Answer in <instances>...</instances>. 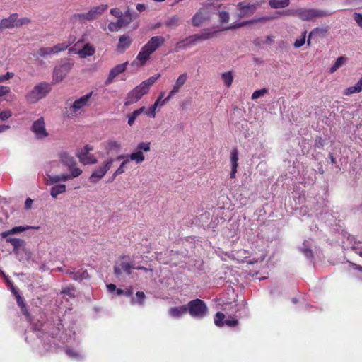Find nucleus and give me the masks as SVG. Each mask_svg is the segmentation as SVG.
<instances>
[{
    "label": "nucleus",
    "mask_w": 362,
    "mask_h": 362,
    "mask_svg": "<svg viewBox=\"0 0 362 362\" xmlns=\"http://www.w3.org/2000/svg\"><path fill=\"white\" fill-rule=\"evenodd\" d=\"M59 163L66 166L70 171V173H62L59 175H52V170L48 171L46 183L48 185H52L60 182L71 180L80 176L83 171L76 166V162L73 156L66 152H61L59 155Z\"/></svg>",
    "instance_id": "obj_1"
},
{
    "label": "nucleus",
    "mask_w": 362,
    "mask_h": 362,
    "mask_svg": "<svg viewBox=\"0 0 362 362\" xmlns=\"http://www.w3.org/2000/svg\"><path fill=\"white\" fill-rule=\"evenodd\" d=\"M160 76V74L151 76L147 80L142 81L139 85L129 91L127 94L126 101L124 102V105L128 106L139 101L143 95L148 92L150 88Z\"/></svg>",
    "instance_id": "obj_2"
},
{
    "label": "nucleus",
    "mask_w": 362,
    "mask_h": 362,
    "mask_svg": "<svg viewBox=\"0 0 362 362\" xmlns=\"http://www.w3.org/2000/svg\"><path fill=\"white\" fill-rule=\"evenodd\" d=\"M284 14L297 16L303 21H315L328 16V13L319 8H298L293 11H284Z\"/></svg>",
    "instance_id": "obj_3"
},
{
    "label": "nucleus",
    "mask_w": 362,
    "mask_h": 362,
    "mask_svg": "<svg viewBox=\"0 0 362 362\" xmlns=\"http://www.w3.org/2000/svg\"><path fill=\"white\" fill-rule=\"evenodd\" d=\"M32 226H16L11 230L4 231L1 233V236L4 238H6V242L9 243L12 245L13 247V252L16 254L19 250H24V245H26V243L24 240L20 239V238H11L10 235L21 233L23 231H25L26 230L29 228H32Z\"/></svg>",
    "instance_id": "obj_4"
},
{
    "label": "nucleus",
    "mask_w": 362,
    "mask_h": 362,
    "mask_svg": "<svg viewBox=\"0 0 362 362\" xmlns=\"http://www.w3.org/2000/svg\"><path fill=\"white\" fill-rule=\"evenodd\" d=\"M93 95V92H90L86 95L74 100L72 103H67L66 113L69 117H76L81 114L83 107L89 105L90 99Z\"/></svg>",
    "instance_id": "obj_5"
},
{
    "label": "nucleus",
    "mask_w": 362,
    "mask_h": 362,
    "mask_svg": "<svg viewBox=\"0 0 362 362\" xmlns=\"http://www.w3.org/2000/svg\"><path fill=\"white\" fill-rule=\"evenodd\" d=\"M215 6L206 4L200 8L192 18V25L195 27H200L208 23L214 13Z\"/></svg>",
    "instance_id": "obj_6"
},
{
    "label": "nucleus",
    "mask_w": 362,
    "mask_h": 362,
    "mask_svg": "<svg viewBox=\"0 0 362 362\" xmlns=\"http://www.w3.org/2000/svg\"><path fill=\"white\" fill-rule=\"evenodd\" d=\"M51 86L49 83L43 82L37 84L25 95L26 100L30 103H35L49 93Z\"/></svg>",
    "instance_id": "obj_7"
},
{
    "label": "nucleus",
    "mask_w": 362,
    "mask_h": 362,
    "mask_svg": "<svg viewBox=\"0 0 362 362\" xmlns=\"http://www.w3.org/2000/svg\"><path fill=\"white\" fill-rule=\"evenodd\" d=\"M189 314L194 318L202 319L207 315L208 308L206 303L200 300L195 299L187 304Z\"/></svg>",
    "instance_id": "obj_8"
},
{
    "label": "nucleus",
    "mask_w": 362,
    "mask_h": 362,
    "mask_svg": "<svg viewBox=\"0 0 362 362\" xmlns=\"http://www.w3.org/2000/svg\"><path fill=\"white\" fill-rule=\"evenodd\" d=\"M264 0H245L238 4V16L243 18L254 13L255 11L264 3Z\"/></svg>",
    "instance_id": "obj_9"
},
{
    "label": "nucleus",
    "mask_w": 362,
    "mask_h": 362,
    "mask_svg": "<svg viewBox=\"0 0 362 362\" xmlns=\"http://www.w3.org/2000/svg\"><path fill=\"white\" fill-rule=\"evenodd\" d=\"M107 9V4L94 6L86 13H76L72 16L74 21H93L101 16Z\"/></svg>",
    "instance_id": "obj_10"
},
{
    "label": "nucleus",
    "mask_w": 362,
    "mask_h": 362,
    "mask_svg": "<svg viewBox=\"0 0 362 362\" xmlns=\"http://www.w3.org/2000/svg\"><path fill=\"white\" fill-rule=\"evenodd\" d=\"M30 20L28 18H18L17 13H12L8 17L0 21V33L6 29L18 28L28 24Z\"/></svg>",
    "instance_id": "obj_11"
},
{
    "label": "nucleus",
    "mask_w": 362,
    "mask_h": 362,
    "mask_svg": "<svg viewBox=\"0 0 362 362\" xmlns=\"http://www.w3.org/2000/svg\"><path fill=\"white\" fill-rule=\"evenodd\" d=\"M114 159L111 158L103 162L100 166L93 170L89 177V181L93 184L98 183L111 168Z\"/></svg>",
    "instance_id": "obj_12"
},
{
    "label": "nucleus",
    "mask_w": 362,
    "mask_h": 362,
    "mask_svg": "<svg viewBox=\"0 0 362 362\" xmlns=\"http://www.w3.org/2000/svg\"><path fill=\"white\" fill-rule=\"evenodd\" d=\"M30 131L37 140H44L49 136L45 119L42 117H39L32 123Z\"/></svg>",
    "instance_id": "obj_13"
},
{
    "label": "nucleus",
    "mask_w": 362,
    "mask_h": 362,
    "mask_svg": "<svg viewBox=\"0 0 362 362\" xmlns=\"http://www.w3.org/2000/svg\"><path fill=\"white\" fill-rule=\"evenodd\" d=\"M73 67V63L69 60H66L64 62L56 66L54 69L52 82L58 83L64 80L68 73L71 71Z\"/></svg>",
    "instance_id": "obj_14"
},
{
    "label": "nucleus",
    "mask_w": 362,
    "mask_h": 362,
    "mask_svg": "<svg viewBox=\"0 0 362 362\" xmlns=\"http://www.w3.org/2000/svg\"><path fill=\"white\" fill-rule=\"evenodd\" d=\"M92 151H93L92 146L86 145L76 152V156L78 158L79 161L85 165L95 164L98 162V159L93 154L90 153Z\"/></svg>",
    "instance_id": "obj_15"
},
{
    "label": "nucleus",
    "mask_w": 362,
    "mask_h": 362,
    "mask_svg": "<svg viewBox=\"0 0 362 362\" xmlns=\"http://www.w3.org/2000/svg\"><path fill=\"white\" fill-rule=\"evenodd\" d=\"M71 42H64L59 43L53 47H41L37 51V54L42 57H46L49 55L56 54L60 52L66 50Z\"/></svg>",
    "instance_id": "obj_16"
},
{
    "label": "nucleus",
    "mask_w": 362,
    "mask_h": 362,
    "mask_svg": "<svg viewBox=\"0 0 362 362\" xmlns=\"http://www.w3.org/2000/svg\"><path fill=\"white\" fill-rule=\"evenodd\" d=\"M152 54L150 53L144 47H142L138 53L136 59L131 63V66L134 68H139L144 66L149 60Z\"/></svg>",
    "instance_id": "obj_17"
},
{
    "label": "nucleus",
    "mask_w": 362,
    "mask_h": 362,
    "mask_svg": "<svg viewBox=\"0 0 362 362\" xmlns=\"http://www.w3.org/2000/svg\"><path fill=\"white\" fill-rule=\"evenodd\" d=\"M164 42L165 38L163 36H153L143 47L149 51L150 53L153 54L157 49L161 47Z\"/></svg>",
    "instance_id": "obj_18"
},
{
    "label": "nucleus",
    "mask_w": 362,
    "mask_h": 362,
    "mask_svg": "<svg viewBox=\"0 0 362 362\" xmlns=\"http://www.w3.org/2000/svg\"><path fill=\"white\" fill-rule=\"evenodd\" d=\"M127 64L128 62H127L122 64H117L114 68H112L110 70L109 75L105 81V84L107 86L111 84L116 76H117L119 74L124 72L126 70Z\"/></svg>",
    "instance_id": "obj_19"
},
{
    "label": "nucleus",
    "mask_w": 362,
    "mask_h": 362,
    "mask_svg": "<svg viewBox=\"0 0 362 362\" xmlns=\"http://www.w3.org/2000/svg\"><path fill=\"white\" fill-rule=\"evenodd\" d=\"M69 52L78 54L81 58H86L93 56L95 52V49L91 44L86 43L81 49L77 50L76 48H71Z\"/></svg>",
    "instance_id": "obj_20"
},
{
    "label": "nucleus",
    "mask_w": 362,
    "mask_h": 362,
    "mask_svg": "<svg viewBox=\"0 0 362 362\" xmlns=\"http://www.w3.org/2000/svg\"><path fill=\"white\" fill-rule=\"evenodd\" d=\"M134 268L133 262H126L124 259L118 264H116L114 267V272L117 276L122 274V272H126L127 274H131V269Z\"/></svg>",
    "instance_id": "obj_21"
},
{
    "label": "nucleus",
    "mask_w": 362,
    "mask_h": 362,
    "mask_svg": "<svg viewBox=\"0 0 362 362\" xmlns=\"http://www.w3.org/2000/svg\"><path fill=\"white\" fill-rule=\"evenodd\" d=\"M187 79V73H183L178 76L175 84L173 86L172 90L169 92L170 97H173L175 93L179 92L180 88L185 85Z\"/></svg>",
    "instance_id": "obj_22"
},
{
    "label": "nucleus",
    "mask_w": 362,
    "mask_h": 362,
    "mask_svg": "<svg viewBox=\"0 0 362 362\" xmlns=\"http://www.w3.org/2000/svg\"><path fill=\"white\" fill-rule=\"evenodd\" d=\"M187 312V305L172 307L168 310L169 315L175 319L183 317Z\"/></svg>",
    "instance_id": "obj_23"
},
{
    "label": "nucleus",
    "mask_w": 362,
    "mask_h": 362,
    "mask_svg": "<svg viewBox=\"0 0 362 362\" xmlns=\"http://www.w3.org/2000/svg\"><path fill=\"white\" fill-rule=\"evenodd\" d=\"M269 19V18H268V17H262V18H254L252 20L243 21L240 23H233L228 27H225V28H222V30L238 29V28H242V27L249 25V24L255 23L262 21H267Z\"/></svg>",
    "instance_id": "obj_24"
},
{
    "label": "nucleus",
    "mask_w": 362,
    "mask_h": 362,
    "mask_svg": "<svg viewBox=\"0 0 362 362\" xmlns=\"http://www.w3.org/2000/svg\"><path fill=\"white\" fill-rule=\"evenodd\" d=\"M104 148L108 152H119L122 149V144L114 139H110L103 144Z\"/></svg>",
    "instance_id": "obj_25"
},
{
    "label": "nucleus",
    "mask_w": 362,
    "mask_h": 362,
    "mask_svg": "<svg viewBox=\"0 0 362 362\" xmlns=\"http://www.w3.org/2000/svg\"><path fill=\"white\" fill-rule=\"evenodd\" d=\"M214 32L211 31L210 30H202L199 33L192 35L195 44H197L199 42L209 40L213 37Z\"/></svg>",
    "instance_id": "obj_26"
},
{
    "label": "nucleus",
    "mask_w": 362,
    "mask_h": 362,
    "mask_svg": "<svg viewBox=\"0 0 362 362\" xmlns=\"http://www.w3.org/2000/svg\"><path fill=\"white\" fill-rule=\"evenodd\" d=\"M132 42V40L130 36L127 35H123L119 38L117 48L119 52H124L131 45Z\"/></svg>",
    "instance_id": "obj_27"
},
{
    "label": "nucleus",
    "mask_w": 362,
    "mask_h": 362,
    "mask_svg": "<svg viewBox=\"0 0 362 362\" xmlns=\"http://www.w3.org/2000/svg\"><path fill=\"white\" fill-rule=\"evenodd\" d=\"M70 275V276L76 281H82L84 279H87L89 278V275L88 272L85 269H81L76 272L74 271H68L66 272Z\"/></svg>",
    "instance_id": "obj_28"
},
{
    "label": "nucleus",
    "mask_w": 362,
    "mask_h": 362,
    "mask_svg": "<svg viewBox=\"0 0 362 362\" xmlns=\"http://www.w3.org/2000/svg\"><path fill=\"white\" fill-rule=\"evenodd\" d=\"M195 45L196 44L194 42V40L192 35H190L180 41H179L178 42H177V44L175 45V49L177 50L185 49L187 47H190Z\"/></svg>",
    "instance_id": "obj_29"
},
{
    "label": "nucleus",
    "mask_w": 362,
    "mask_h": 362,
    "mask_svg": "<svg viewBox=\"0 0 362 362\" xmlns=\"http://www.w3.org/2000/svg\"><path fill=\"white\" fill-rule=\"evenodd\" d=\"M54 185L50 189V195L52 198L57 199L59 194L66 192V186L65 184L55 183Z\"/></svg>",
    "instance_id": "obj_30"
},
{
    "label": "nucleus",
    "mask_w": 362,
    "mask_h": 362,
    "mask_svg": "<svg viewBox=\"0 0 362 362\" xmlns=\"http://www.w3.org/2000/svg\"><path fill=\"white\" fill-rule=\"evenodd\" d=\"M125 156L129 158V161H134L136 164H140L145 160V156L144 153L140 151H137L136 150L134 152Z\"/></svg>",
    "instance_id": "obj_31"
},
{
    "label": "nucleus",
    "mask_w": 362,
    "mask_h": 362,
    "mask_svg": "<svg viewBox=\"0 0 362 362\" xmlns=\"http://www.w3.org/2000/svg\"><path fill=\"white\" fill-rule=\"evenodd\" d=\"M165 25L167 28L175 29L180 25V18L177 15H173L166 20Z\"/></svg>",
    "instance_id": "obj_32"
},
{
    "label": "nucleus",
    "mask_w": 362,
    "mask_h": 362,
    "mask_svg": "<svg viewBox=\"0 0 362 362\" xmlns=\"http://www.w3.org/2000/svg\"><path fill=\"white\" fill-rule=\"evenodd\" d=\"M290 4V0H269V5L272 8H284Z\"/></svg>",
    "instance_id": "obj_33"
},
{
    "label": "nucleus",
    "mask_w": 362,
    "mask_h": 362,
    "mask_svg": "<svg viewBox=\"0 0 362 362\" xmlns=\"http://www.w3.org/2000/svg\"><path fill=\"white\" fill-rule=\"evenodd\" d=\"M118 160L123 159L124 160L120 164L119 167L114 172L113 177H116L117 175L124 173V168L127 163H129V158L125 155H121L117 157Z\"/></svg>",
    "instance_id": "obj_34"
},
{
    "label": "nucleus",
    "mask_w": 362,
    "mask_h": 362,
    "mask_svg": "<svg viewBox=\"0 0 362 362\" xmlns=\"http://www.w3.org/2000/svg\"><path fill=\"white\" fill-rule=\"evenodd\" d=\"M7 95V101H13L16 99V95L11 93V88L8 86L0 85V97Z\"/></svg>",
    "instance_id": "obj_35"
},
{
    "label": "nucleus",
    "mask_w": 362,
    "mask_h": 362,
    "mask_svg": "<svg viewBox=\"0 0 362 362\" xmlns=\"http://www.w3.org/2000/svg\"><path fill=\"white\" fill-rule=\"evenodd\" d=\"M146 110L145 107H141L136 110H134L132 113L127 115L128 118V124L129 126H132L134 124L135 119L141 115Z\"/></svg>",
    "instance_id": "obj_36"
},
{
    "label": "nucleus",
    "mask_w": 362,
    "mask_h": 362,
    "mask_svg": "<svg viewBox=\"0 0 362 362\" xmlns=\"http://www.w3.org/2000/svg\"><path fill=\"white\" fill-rule=\"evenodd\" d=\"M347 62V57L344 56L339 57L337 59L334 64L330 67L329 72L334 73L338 69L341 67Z\"/></svg>",
    "instance_id": "obj_37"
},
{
    "label": "nucleus",
    "mask_w": 362,
    "mask_h": 362,
    "mask_svg": "<svg viewBox=\"0 0 362 362\" xmlns=\"http://www.w3.org/2000/svg\"><path fill=\"white\" fill-rule=\"evenodd\" d=\"M20 261L30 260L32 259V252L27 248L26 245H24L23 250H19L16 253Z\"/></svg>",
    "instance_id": "obj_38"
},
{
    "label": "nucleus",
    "mask_w": 362,
    "mask_h": 362,
    "mask_svg": "<svg viewBox=\"0 0 362 362\" xmlns=\"http://www.w3.org/2000/svg\"><path fill=\"white\" fill-rule=\"evenodd\" d=\"M221 79L226 87H230L233 81V75L231 71H226L221 74Z\"/></svg>",
    "instance_id": "obj_39"
},
{
    "label": "nucleus",
    "mask_w": 362,
    "mask_h": 362,
    "mask_svg": "<svg viewBox=\"0 0 362 362\" xmlns=\"http://www.w3.org/2000/svg\"><path fill=\"white\" fill-rule=\"evenodd\" d=\"M136 150L142 153H144V152H149L151 151V143L148 141L139 142L136 145Z\"/></svg>",
    "instance_id": "obj_40"
},
{
    "label": "nucleus",
    "mask_w": 362,
    "mask_h": 362,
    "mask_svg": "<svg viewBox=\"0 0 362 362\" xmlns=\"http://www.w3.org/2000/svg\"><path fill=\"white\" fill-rule=\"evenodd\" d=\"M327 32V30L325 29H323V28H316L315 29H313L310 33H309V35H308V41H307V43L308 45H310V37L312 36H315V35H323L325 34V33Z\"/></svg>",
    "instance_id": "obj_41"
},
{
    "label": "nucleus",
    "mask_w": 362,
    "mask_h": 362,
    "mask_svg": "<svg viewBox=\"0 0 362 362\" xmlns=\"http://www.w3.org/2000/svg\"><path fill=\"white\" fill-rule=\"evenodd\" d=\"M224 318L225 315L221 312H218L216 314L215 318H214V324L217 327H222L224 325Z\"/></svg>",
    "instance_id": "obj_42"
},
{
    "label": "nucleus",
    "mask_w": 362,
    "mask_h": 362,
    "mask_svg": "<svg viewBox=\"0 0 362 362\" xmlns=\"http://www.w3.org/2000/svg\"><path fill=\"white\" fill-rule=\"evenodd\" d=\"M59 164H60L59 160H54V161L50 162L47 166L46 174L47 175L48 171L52 170L51 174L54 175V173L57 171V168L59 166Z\"/></svg>",
    "instance_id": "obj_43"
},
{
    "label": "nucleus",
    "mask_w": 362,
    "mask_h": 362,
    "mask_svg": "<svg viewBox=\"0 0 362 362\" xmlns=\"http://www.w3.org/2000/svg\"><path fill=\"white\" fill-rule=\"evenodd\" d=\"M66 353L72 359L79 360L83 358V356L81 353L71 349H67L66 350Z\"/></svg>",
    "instance_id": "obj_44"
},
{
    "label": "nucleus",
    "mask_w": 362,
    "mask_h": 362,
    "mask_svg": "<svg viewBox=\"0 0 362 362\" xmlns=\"http://www.w3.org/2000/svg\"><path fill=\"white\" fill-rule=\"evenodd\" d=\"M144 298H145V294L143 292L138 291L136 293V297L133 298L132 299V304H136V303L142 304Z\"/></svg>",
    "instance_id": "obj_45"
},
{
    "label": "nucleus",
    "mask_w": 362,
    "mask_h": 362,
    "mask_svg": "<svg viewBox=\"0 0 362 362\" xmlns=\"http://www.w3.org/2000/svg\"><path fill=\"white\" fill-rule=\"evenodd\" d=\"M305 37H306V32H303L302 33V35L299 37V38H297L293 44V46L296 47V48H299L300 47H302L305 42Z\"/></svg>",
    "instance_id": "obj_46"
},
{
    "label": "nucleus",
    "mask_w": 362,
    "mask_h": 362,
    "mask_svg": "<svg viewBox=\"0 0 362 362\" xmlns=\"http://www.w3.org/2000/svg\"><path fill=\"white\" fill-rule=\"evenodd\" d=\"M122 25H120V23L119 21L117 20V21L116 22H111L108 24V30L110 31V32H117V31H119L120 30V28H122Z\"/></svg>",
    "instance_id": "obj_47"
},
{
    "label": "nucleus",
    "mask_w": 362,
    "mask_h": 362,
    "mask_svg": "<svg viewBox=\"0 0 362 362\" xmlns=\"http://www.w3.org/2000/svg\"><path fill=\"white\" fill-rule=\"evenodd\" d=\"M267 92H268V90L267 88H262L259 90H257L252 93L251 98L252 100H256L260 97H263Z\"/></svg>",
    "instance_id": "obj_48"
},
{
    "label": "nucleus",
    "mask_w": 362,
    "mask_h": 362,
    "mask_svg": "<svg viewBox=\"0 0 362 362\" xmlns=\"http://www.w3.org/2000/svg\"><path fill=\"white\" fill-rule=\"evenodd\" d=\"M218 16L221 23H226L229 21L230 16L229 13L227 11H221L218 12Z\"/></svg>",
    "instance_id": "obj_49"
},
{
    "label": "nucleus",
    "mask_w": 362,
    "mask_h": 362,
    "mask_svg": "<svg viewBox=\"0 0 362 362\" xmlns=\"http://www.w3.org/2000/svg\"><path fill=\"white\" fill-rule=\"evenodd\" d=\"M122 27L128 25L133 20L131 17L126 16L122 14V16L118 19Z\"/></svg>",
    "instance_id": "obj_50"
},
{
    "label": "nucleus",
    "mask_w": 362,
    "mask_h": 362,
    "mask_svg": "<svg viewBox=\"0 0 362 362\" xmlns=\"http://www.w3.org/2000/svg\"><path fill=\"white\" fill-rule=\"evenodd\" d=\"M14 76V74L13 72L8 71L5 74H0V83H4Z\"/></svg>",
    "instance_id": "obj_51"
},
{
    "label": "nucleus",
    "mask_w": 362,
    "mask_h": 362,
    "mask_svg": "<svg viewBox=\"0 0 362 362\" xmlns=\"http://www.w3.org/2000/svg\"><path fill=\"white\" fill-rule=\"evenodd\" d=\"M172 97H170V95L168 94V97L165 98L164 100H160V98H157L154 104L153 105L156 107V108L158 107H162Z\"/></svg>",
    "instance_id": "obj_52"
},
{
    "label": "nucleus",
    "mask_w": 362,
    "mask_h": 362,
    "mask_svg": "<svg viewBox=\"0 0 362 362\" xmlns=\"http://www.w3.org/2000/svg\"><path fill=\"white\" fill-rule=\"evenodd\" d=\"M156 107H154L153 105H151L148 109L146 111V115L151 117V118H155L156 115Z\"/></svg>",
    "instance_id": "obj_53"
},
{
    "label": "nucleus",
    "mask_w": 362,
    "mask_h": 362,
    "mask_svg": "<svg viewBox=\"0 0 362 362\" xmlns=\"http://www.w3.org/2000/svg\"><path fill=\"white\" fill-rule=\"evenodd\" d=\"M12 115V113L10 110H4L0 112V119L2 121L6 120L10 118Z\"/></svg>",
    "instance_id": "obj_54"
},
{
    "label": "nucleus",
    "mask_w": 362,
    "mask_h": 362,
    "mask_svg": "<svg viewBox=\"0 0 362 362\" xmlns=\"http://www.w3.org/2000/svg\"><path fill=\"white\" fill-rule=\"evenodd\" d=\"M12 291H13V293H14V295H15V296L16 298L18 304L21 307L24 308L25 305L23 303V298L20 296V295L17 293V291L15 290V288L13 287H12Z\"/></svg>",
    "instance_id": "obj_55"
},
{
    "label": "nucleus",
    "mask_w": 362,
    "mask_h": 362,
    "mask_svg": "<svg viewBox=\"0 0 362 362\" xmlns=\"http://www.w3.org/2000/svg\"><path fill=\"white\" fill-rule=\"evenodd\" d=\"M110 13L119 19L122 16V11L118 8H112L110 10Z\"/></svg>",
    "instance_id": "obj_56"
},
{
    "label": "nucleus",
    "mask_w": 362,
    "mask_h": 362,
    "mask_svg": "<svg viewBox=\"0 0 362 362\" xmlns=\"http://www.w3.org/2000/svg\"><path fill=\"white\" fill-rule=\"evenodd\" d=\"M358 93V92L357 91V90L356 89L354 86H350V87L346 88L344 91V94L346 95H351L353 93Z\"/></svg>",
    "instance_id": "obj_57"
},
{
    "label": "nucleus",
    "mask_w": 362,
    "mask_h": 362,
    "mask_svg": "<svg viewBox=\"0 0 362 362\" xmlns=\"http://www.w3.org/2000/svg\"><path fill=\"white\" fill-rule=\"evenodd\" d=\"M238 151L236 149H234L232 151L230 154V163H238Z\"/></svg>",
    "instance_id": "obj_58"
},
{
    "label": "nucleus",
    "mask_w": 362,
    "mask_h": 362,
    "mask_svg": "<svg viewBox=\"0 0 362 362\" xmlns=\"http://www.w3.org/2000/svg\"><path fill=\"white\" fill-rule=\"evenodd\" d=\"M354 18L356 23L362 28V14L355 13L354 14Z\"/></svg>",
    "instance_id": "obj_59"
},
{
    "label": "nucleus",
    "mask_w": 362,
    "mask_h": 362,
    "mask_svg": "<svg viewBox=\"0 0 362 362\" xmlns=\"http://www.w3.org/2000/svg\"><path fill=\"white\" fill-rule=\"evenodd\" d=\"M124 15L128 17H131L132 20H134L138 17V15L135 12L131 11L129 8L127 9Z\"/></svg>",
    "instance_id": "obj_60"
},
{
    "label": "nucleus",
    "mask_w": 362,
    "mask_h": 362,
    "mask_svg": "<svg viewBox=\"0 0 362 362\" xmlns=\"http://www.w3.org/2000/svg\"><path fill=\"white\" fill-rule=\"evenodd\" d=\"M224 325H226L228 327H235L238 325V320L235 319L233 320H225Z\"/></svg>",
    "instance_id": "obj_61"
},
{
    "label": "nucleus",
    "mask_w": 362,
    "mask_h": 362,
    "mask_svg": "<svg viewBox=\"0 0 362 362\" xmlns=\"http://www.w3.org/2000/svg\"><path fill=\"white\" fill-rule=\"evenodd\" d=\"M301 250L307 257H310L312 256V251L307 246H305L303 248L301 249Z\"/></svg>",
    "instance_id": "obj_62"
},
{
    "label": "nucleus",
    "mask_w": 362,
    "mask_h": 362,
    "mask_svg": "<svg viewBox=\"0 0 362 362\" xmlns=\"http://www.w3.org/2000/svg\"><path fill=\"white\" fill-rule=\"evenodd\" d=\"M136 10L139 12H143L146 9V6L144 4H136Z\"/></svg>",
    "instance_id": "obj_63"
},
{
    "label": "nucleus",
    "mask_w": 362,
    "mask_h": 362,
    "mask_svg": "<svg viewBox=\"0 0 362 362\" xmlns=\"http://www.w3.org/2000/svg\"><path fill=\"white\" fill-rule=\"evenodd\" d=\"M33 202V199H31L30 198H28L25 202V208L26 209H30L32 207Z\"/></svg>",
    "instance_id": "obj_64"
}]
</instances>
